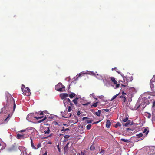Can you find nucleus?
<instances>
[{
	"mask_svg": "<svg viewBox=\"0 0 155 155\" xmlns=\"http://www.w3.org/2000/svg\"><path fill=\"white\" fill-rule=\"evenodd\" d=\"M46 130V131H47V134H48L50 132V129L49 127H45L44 128V130Z\"/></svg>",
	"mask_w": 155,
	"mask_h": 155,
	"instance_id": "23",
	"label": "nucleus"
},
{
	"mask_svg": "<svg viewBox=\"0 0 155 155\" xmlns=\"http://www.w3.org/2000/svg\"><path fill=\"white\" fill-rule=\"evenodd\" d=\"M150 87L153 90L154 87V84L155 83V75H154L150 81Z\"/></svg>",
	"mask_w": 155,
	"mask_h": 155,
	"instance_id": "5",
	"label": "nucleus"
},
{
	"mask_svg": "<svg viewBox=\"0 0 155 155\" xmlns=\"http://www.w3.org/2000/svg\"><path fill=\"white\" fill-rule=\"evenodd\" d=\"M100 122V121H97V122H94V123H93L92 124H97V123H99V122Z\"/></svg>",
	"mask_w": 155,
	"mask_h": 155,
	"instance_id": "45",
	"label": "nucleus"
},
{
	"mask_svg": "<svg viewBox=\"0 0 155 155\" xmlns=\"http://www.w3.org/2000/svg\"><path fill=\"white\" fill-rule=\"evenodd\" d=\"M84 153H83V152H82V151H81V155H84Z\"/></svg>",
	"mask_w": 155,
	"mask_h": 155,
	"instance_id": "52",
	"label": "nucleus"
},
{
	"mask_svg": "<svg viewBox=\"0 0 155 155\" xmlns=\"http://www.w3.org/2000/svg\"><path fill=\"white\" fill-rule=\"evenodd\" d=\"M89 119V118L88 117H84L83 118H82V119L83 120H85V119Z\"/></svg>",
	"mask_w": 155,
	"mask_h": 155,
	"instance_id": "43",
	"label": "nucleus"
},
{
	"mask_svg": "<svg viewBox=\"0 0 155 155\" xmlns=\"http://www.w3.org/2000/svg\"><path fill=\"white\" fill-rule=\"evenodd\" d=\"M31 146L32 148L34 149H36V148L34 146V143L33 142L31 138Z\"/></svg>",
	"mask_w": 155,
	"mask_h": 155,
	"instance_id": "15",
	"label": "nucleus"
},
{
	"mask_svg": "<svg viewBox=\"0 0 155 155\" xmlns=\"http://www.w3.org/2000/svg\"><path fill=\"white\" fill-rule=\"evenodd\" d=\"M41 147V143H39L37 145V148H36V149H38V148L40 147Z\"/></svg>",
	"mask_w": 155,
	"mask_h": 155,
	"instance_id": "38",
	"label": "nucleus"
},
{
	"mask_svg": "<svg viewBox=\"0 0 155 155\" xmlns=\"http://www.w3.org/2000/svg\"><path fill=\"white\" fill-rule=\"evenodd\" d=\"M71 102L69 98L65 99L64 100V104L65 106H66V105L67 104Z\"/></svg>",
	"mask_w": 155,
	"mask_h": 155,
	"instance_id": "10",
	"label": "nucleus"
},
{
	"mask_svg": "<svg viewBox=\"0 0 155 155\" xmlns=\"http://www.w3.org/2000/svg\"><path fill=\"white\" fill-rule=\"evenodd\" d=\"M22 91L23 92V94L24 95L28 96L30 95V90L28 87H26L25 89H23Z\"/></svg>",
	"mask_w": 155,
	"mask_h": 155,
	"instance_id": "4",
	"label": "nucleus"
},
{
	"mask_svg": "<svg viewBox=\"0 0 155 155\" xmlns=\"http://www.w3.org/2000/svg\"><path fill=\"white\" fill-rule=\"evenodd\" d=\"M72 107H71V106H69L68 107V111L69 112H70V111H71V110H72V108H71Z\"/></svg>",
	"mask_w": 155,
	"mask_h": 155,
	"instance_id": "37",
	"label": "nucleus"
},
{
	"mask_svg": "<svg viewBox=\"0 0 155 155\" xmlns=\"http://www.w3.org/2000/svg\"><path fill=\"white\" fill-rule=\"evenodd\" d=\"M119 94H116V95H114V96H113V97L112 98L111 100H112L115 99V98H116L117 97V96H118Z\"/></svg>",
	"mask_w": 155,
	"mask_h": 155,
	"instance_id": "32",
	"label": "nucleus"
},
{
	"mask_svg": "<svg viewBox=\"0 0 155 155\" xmlns=\"http://www.w3.org/2000/svg\"><path fill=\"white\" fill-rule=\"evenodd\" d=\"M27 137V136L26 135V136H25V134H18L17 136V138L18 139H23Z\"/></svg>",
	"mask_w": 155,
	"mask_h": 155,
	"instance_id": "7",
	"label": "nucleus"
},
{
	"mask_svg": "<svg viewBox=\"0 0 155 155\" xmlns=\"http://www.w3.org/2000/svg\"><path fill=\"white\" fill-rule=\"evenodd\" d=\"M92 121H93V120H87L86 121V122L87 123H91Z\"/></svg>",
	"mask_w": 155,
	"mask_h": 155,
	"instance_id": "33",
	"label": "nucleus"
},
{
	"mask_svg": "<svg viewBox=\"0 0 155 155\" xmlns=\"http://www.w3.org/2000/svg\"><path fill=\"white\" fill-rule=\"evenodd\" d=\"M145 116L147 117L148 119H150L151 117V115L150 113L148 112L145 113Z\"/></svg>",
	"mask_w": 155,
	"mask_h": 155,
	"instance_id": "13",
	"label": "nucleus"
},
{
	"mask_svg": "<svg viewBox=\"0 0 155 155\" xmlns=\"http://www.w3.org/2000/svg\"><path fill=\"white\" fill-rule=\"evenodd\" d=\"M152 120H155V114L153 112L152 114Z\"/></svg>",
	"mask_w": 155,
	"mask_h": 155,
	"instance_id": "24",
	"label": "nucleus"
},
{
	"mask_svg": "<svg viewBox=\"0 0 155 155\" xmlns=\"http://www.w3.org/2000/svg\"><path fill=\"white\" fill-rule=\"evenodd\" d=\"M111 122L109 120H107L106 123V127L107 128H109L111 126Z\"/></svg>",
	"mask_w": 155,
	"mask_h": 155,
	"instance_id": "11",
	"label": "nucleus"
},
{
	"mask_svg": "<svg viewBox=\"0 0 155 155\" xmlns=\"http://www.w3.org/2000/svg\"><path fill=\"white\" fill-rule=\"evenodd\" d=\"M69 144V143L68 142L67 143L66 145L64 147V152H67L68 150V145Z\"/></svg>",
	"mask_w": 155,
	"mask_h": 155,
	"instance_id": "12",
	"label": "nucleus"
},
{
	"mask_svg": "<svg viewBox=\"0 0 155 155\" xmlns=\"http://www.w3.org/2000/svg\"><path fill=\"white\" fill-rule=\"evenodd\" d=\"M105 152V150H104L101 149V150L99 152V153L101 155H103Z\"/></svg>",
	"mask_w": 155,
	"mask_h": 155,
	"instance_id": "17",
	"label": "nucleus"
},
{
	"mask_svg": "<svg viewBox=\"0 0 155 155\" xmlns=\"http://www.w3.org/2000/svg\"><path fill=\"white\" fill-rule=\"evenodd\" d=\"M121 126V124L120 123L118 122L115 124V127L116 128H117L118 126Z\"/></svg>",
	"mask_w": 155,
	"mask_h": 155,
	"instance_id": "25",
	"label": "nucleus"
},
{
	"mask_svg": "<svg viewBox=\"0 0 155 155\" xmlns=\"http://www.w3.org/2000/svg\"><path fill=\"white\" fill-rule=\"evenodd\" d=\"M72 101L74 104L77 107H80L82 105V103L79 100V98L78 97L73 99Z\"/></svg>",
	"mask_w": 155,
	"mask_h": 155,
	"instance_id": "3",
	"label": "nucleus"
},
{
	"mask_svg": "<svg viewBox=\"0 0 155 155\" xmlns=\"http://www.w3.org/2000/svg\"><path fill=\"white\" fill-rule=\"evenodd\" d=\"M87 74V73L84 71L81 72L80 74H78L77 75V76H78L77 78L80 77L81 76V75H83L84 74Z\"/></svg>",
	"mask_w": 155,
	"mask_h": 155,
	"instance_id": "14",
	"label": "nucleus"
},
{
	"mask_svg": "<svg viewBox=\"0 0 155 155\" xmlns=\"http://www.w3.org/2000/svg\"><path fill=\"white\" fill-rule=\"evenodd\" d=\"M69 130V128H67L66 129H65L64 127H63L61 131H65Z\"/></svg>",
	"mask_w": 155,
	"mask_h": 155,
	"instance_id": "28",
	"label": "nucleus"
},
{
	"mask_svg": "<svg viewBox=\"0 0 155 155\" xmlns=\"http://www.w3.org/2000/svg\"><path fill=\"white\" fill-rule=\"evenodd\" d=\"M91 124H88L86 126V128L87 129V130H89L90 129L91 127Z\"/></svg>",
	"mask_w": 155,
	"mask_h": 155,
	"instance_id": "31",
	"label": "nucleus"
},
{
	"mask_svg": "<svg viewBox=\"0 0 155 155\" xmlns=\"http://www.w3.org/2000/svg\"><path fill=\"white\" fill-rule=\"evenodd\" d=\"M12 100L13 101V111H14L15 108H16V104L15 103L14 99L12 98Z\"/></svg>",
	"mask_w": 155,
	"mask_h": 155,
	"instance_id": "19",
	"label": "nucleus"
},
{
	"mask_svg": "<svg viewBox=\"0 0 155 155\" xmlns=\"http://www.w3.org/2000/svg\"><path fill=\"white\" fill-rule=\"evenodd\" d=\"M69 103L70 105L71 106V107H72V108H74L73 104L71 102Z\"/></svg>",
	"mask_w": 155,
	"mask_h": 155,
	"instance_id": "39",
	"label": "nucleus"
},
{
	"mask_svg": "<svg viewBox=\"0 0 155 155\" xmlns=\"http://www.w3.org/2000/svg\"><path fill=\"white\" fill-rule=\"evenodd\" d=\"M101 113V110H99L97 112L95 113V114L98 116H100Z\"/></svg>",
	"mask_w": 155,
	"mask_h": 155,
	"instance_id": "18",
	"label": "nucleus"
},
{
	"mask_svg": "<svg viewBox=\"0 0 155 155\" xmlns=\"http://www.w3.org/2000/svg\"><path fill=\"white\" fill-rule=\"evenodd\" d=\"M69 97L71 98H73L74 97L76 96V94L74 93H71L69 95Z\"/></svg>",
	"mask_w": 155,
	"mask_h": 155,
	"instance_id": "16",
	"label": "nucleus"
},
{
	"mask_svg": "<svg viewBox=\"0 0 155 155\" xmlns=\"http://www.w3.org/2000/svg\"><path fill=\"white\" fill-rule=\"evenodd\" d=\"M81 114V113H80V111H78V113H77V115H78V116H79Z\"/></svg>",
	"mask_w": 155,
	"mask_h": 155,
	"instance_id": "48",
	"label": "nucleus"
},
{
	"mask_svg": "<svg viewBox=\"0 0 155 155\" xmlns=\"http://www.w3.org/2000/svg\"><path fill=\"white\" fill-rule=\"evenodd\" d=\"M143 136V134L142 133H140L139 134H137L136 135L137 137L138 138H140L141 137Z\"/></svg>",
	"mask_w": 155,
	"mask_h": 155,
	"instance_id": "21",
	"label": "nucleus"
},
{
	"mask_svg": "<svg viewBox=\"0 0 155 155\" xmlns=\"http://www.w3.org/2000/svg\"><path fill=\"white\" fill-rule=\"evenodd\" d=\"M43 155H47V153L46 152H45V153H44Z\"/></svg>",
	"mask_w": 155,
	"mask_h": 155,
	"instance_id": "57",
	"label": "nucleus"
},
{
	"mask_svg": "<svg viewBox=\"0 0 155 155\" xmlns=\"http://www.w3.org/2000/svg\"><path fill=\"white\" fill-rule=\"evenodd\" d=\"M25 86L24 85L22 84L21 87V89L22 90V91H23V89H25Z\"/></svg>",
	"mask_w": 155,
	"mask_h": 155,
	"instance_id": "40",
	"label": "nucleus"
},
{
	"mask_svg": "<svg viewBox=\"0 0 155 155\" xmlns=\"http://www.w3.org/2000/svg\"><path fill=\"white\" fill-rule=\"evenodd\" d=\"M90 95H91L93 97H94V94L93 93L91 94Z\"/></svg>",
	"mask_w": 155,
	"mask_h": 155,
	"instance_id": "51",
	"label": "nucleus"
},
{
	"mask_svg": "<svg viewBox=\"0 0 155 155\" xmlns=\"http://www.w3.org/2000/svg\"><path fill=\"white\" fill-rule=\"evenodd\" d=\"M46 118H47V117L46 116H45L44 117V118L42 120L39 121H38V122L39 123H41V122L43 121L44 120H45V119H46Z\"/></svg>",
	"mask_w": 155,
	"mask_h": 155,
	"instance_id": "29",
	"label": "nucleus"
},
{
	"mask_svg": "<svg viewBox=\"0 0 155 155\" xmlns=\"http://www.w3.org/2000/svg\"><path fill=\"white\" fill-rule=\"evenodd\" d=\"M111 80L114 84H116V88H118L120 86V84H117V82L116 81L115 78L114 77H111L110 78Z\"/></svg>",
	"mask_w": 155,
	"mask_h": 155,
	"instance_id": "6",
	"label": "nucleus"
},
{
	"mask_svg": "<svg viewBox=\"0 0 155 155\" xmlns=\"http://www.w3.org/2000/svg\"><path fill=\"white\" fill-rule=\"evenodd\" d=\"M117 72L118 73H120V72H117Z\"/></svg>",
	"mask_w": 155,
	"mask_h": 155,
	"instance_id": "62",
	"label": "nucleus"
},
{
	"mask_svg": "<svg viewBox=\"0 0 155 155\" xmlns=\"http://www.w3.org/2000/svg\"><path fill=\"white\" fill-rule=\"evenodd\" d=\"M10 117V115L9 114L8 117H7V118H6L5 120V122H7L9 120V118Z\"/></svg>",
	"mask_w": 155,
	"mask_h": 155,
	"instance_id": "26",
	"label": "nucleus"
},
{
	"mask_svg": "<svg viewBox=\"0 0 155 155\" xmlns=\"http://www.w3.org/2000/svg\"><path fill=\"white\" fill-rule=\"evenodd\" d=\"M68 95L67 93H63L60 94V97L62 99H64L66 97H68Z\"/></svg>",
	"mask_w": 155,
	"mask_h": 155,
	"instance_id": "8",
	"label": "nucleus"
},
{
	"mask_svg": "<svg viewBox=\"0 0 155 155\" xmlns=\"http://www.w3.org/2000/svg\"><path fill=\"white\" fill-rule=\"evenodd\" d=\"M55 89L60 92L65 91V87L61 83H59L55 87Z\"/></svg>",
	"mask_w": 155,
	"mask_h": 155,
	"instance_id": "2",
	"label": "nucleus"
},
{
	"mask_svg": "<svg viewBox=\"0 0 155 155\" xmlns=\"http://www.w3.org/2000/svg\"><path fill=\"white\" fill-rule=\"evenodd\" d=\"M31 114H29L27 116V118H28V117H29V116H30Z\"/></svg>",
	"mask_w": 155,
	"mask_h": 155,
	"instance_id": "56",
	"label": "nucleus"
},
{
	"mask_svg": "<svg viewBox=\"0 0 155 155\" xmlns=\"http://www.w3.org/2000/svg\"><path fill=\"white\" fill-rule=\"evenodd\" d=\"M71 114H70V115L69 116V117H65V118H68V117H71Z\"/></svg>",
	"mask_w": 155,
	"mask_h": 155,
	"instance_id": "54",
	"label": "nucleus"
},
{
	"mask_svg": "<svg viewBox=\"0 0 155 155\" xmlns=\"http://www.w3.org/2000/svg\"><path fill=\"white\" fill-rule=\"evenodd\" d=\"M64 137L66 140H68V138L70 137V136L69 135H66L64 136Z\"/></svg>",
	"mask_w": 155,
	"mask_h": 155,
	"instance_id": "30",
	"label": "nucleus"
},
{
	"mask_svg": "<svg viewBox=\"0 0 155 155\" xmlns=\"http://www.w3.org/2000/svg\"><path fill=\"white\" fill-rule=\"evenodd\" d=\"M77 155H81L80 153H78Z\"/></svg>",
	"mask_w": 155,
	"mask_h": 155,
	"instance_id": "61",
	"label": "nucleus"
},
{
	"mask_svg": "<svg viewBox=\"0 0 155 155\" xmlns=\"http://www.w3.org/2000/svg\"><path fill=\"white\" fill-rule=\"evenodd\" d=\"M121 141H123L124 142H129V140L125 139L124 138H121L120 139Z\"/></svg>",
	"mask_w": 155,
	"mask_h": 155,
	"instance_id": "20",
	"label": "nucleus"
},
{
	"mask_svg": "<svg viewBox=\"0 0 155 155\" xmlns=\"http://www.w3.org/2000/svg\"><path fill=\"white\" fill-rule=\"evenodd\" d=\"M25 131V130H22L21 131V132H23Z\"/></svg>",
	"mask_w": 155,
	"mask_h": 155,
	"instance_id": "53",
	"label": "nucleus"
},
{
	"mask_svg": "<svg viewBox=\"0 0 155 155\" xmlns=\"http://www.w3.org/2000/svg\"><path fill=\"white\" fill-rule=\"evenodd\" d=\"M155 106V101L153 102V105L152 106V107H154Z\"/></svg>",
	"mask_w": 155,
	"mask_h": 155,
	"instance_id": "42",
	"label": "nucleus"
},
{
	"mask_svg": "<svg viewBox=\"0 0 155 155\" xmlns=\"http://www.w3.org/2000/svg\"><path fill=\"white\" fill-rule=\"evenodd\" d=\"M90 150H94L95 149V147L94 145H91L90 148Z\"/></svg>",
	"mask_w": 155,
	"mask_h": 155,
	"instance_id": "22",
	"label": "nucleus"
},
{
	"mask_svg": "<svg viewBox=\"0 0 155 155\" xmlns=\"http://www.w3.org/2000/svg\"><path fill=\"white\" fill-rule=\"evenodd\" d=\"M43 117V116H41V117H34L36 119H37L38 120L39 119L42 118Z\"/></svg>",
	"mask_w": 155,
	"mask_h": 155,
	"instance_id": "36",
	"label": "nucleus"
},
{
	"mask_svg": "<svg viewBox=\"0 0 155 155\" xmlns=\"http://www.w3.org/2000/svg\"><path fill=\"white\" fill-rule=\"evenodd\" d=\"M96 100L97 99V98H95Z\"/></svg>",
	"mask_w": 155,
	"mask_h": 155,
	"instance_id": "63",
	"label": "nucleus"
},
{
	"mask_svg": "<svg viewBox=\"0 0 155 155\" xmlns=\"http://www.w3.org/2000/svg\"><path fill=\"white\" fill-rule=\"evenodd\" d=\"M43 113L42 111H41L39 114V115H43Z\"/></svg>",
	"mask_w": 155,
	"mask_h": 155,
	"instance_id": "50",
	"label": "nucleus"
},
{
	"mask_svg": "<svg viewBox=\"0 0 155 155\" xmlns=\"http://www.w3.org/2000/svg\"><path fill=\"white\" fill-rule=\"evenodd\" d=\"M128 120V117H126L125 118L123 119V121L124 122H126Z\"/></svg>",
	"mask_w": 155,
	"mask_h": 155,
	"instance_id": "27",
	"label": "nucleus"
},
{
	"mask_svg": "<svg viewBox=\"0 0 155 155\" xmlns=\"http://www.w3.org/2000/svg\"><path fill=\"white\" fill-rule=\"evenodd\" d=\"M142 130L143 133L145 134V136H146L148 134L149 132L148 127H146V128H144V130Z\"/></svg>",
	"mask_w": 155,
	"mask_h": 155,
	"instance_id": "9",
	"label": "nucleus"
},
{
	"mask_svg": "<svg viewBox=\"0 0 155 155\" xmlns=\"http://www.w3.org/2000/svg\"><path fill=\"white\" fill-rule=\"evenodd\" d=\"M103 110H104L106 112H110V110L109 109H103Z\"/></svg>",
	"mask_w": 155,
	"mask_h": 155,
	"instance_id": "41",
	"label": "nucleus"
},
{
	"mask_svg": "<svg viewBox=\"0 0 155 155\" xmlns=\"http://www.w3.org/2000/svg\"><path fill=\"white\" fill-rule=\"evenodd\" d=\"M44 133L45 134H47V131H46V130L45 129V130H44Z\"/></svg>",
	"mask_w": 155,
	"mask_h": 155,
	"instance_id": "49",
	"label": "nucleus"
},
{
	"mask_svg": "<svg viewBox=\"0 0 155 155\" xmlns=\"http://www.w3.org/2000/svg\"><path fill=\"white\" fill-rule=\"evenodd\" d=\"M98 102H96L94 103L91 106V107L94 106V107H97V105Z\"/></svg>",
	"mask_w": 155,
	"mask_h": 155,
	"instance_id": "34",
	"label": "nucleus"
},
{
	"mask_svg": "<svg viewBox=\"0 0 155 155\" xmlns=\"http://www.w3.org/2000/svg\"><path fill=\"white\" fill-rule=\"evenodd\" d=\"M67 140H66V139H65H65L64 140V141H66Z\"/></svg>",
	"mask_w": 155,
	"mask_h": 155,
	"instance_id": "60",
	"label": "nucleus"
},
{
	"mask_svg": "<svg viewBox=\"0 0 155 155\" xmlns=\"http://www.w3.org/2000/svg\"><path fill=\"white\" fill-rule=\"evenodd\" d=\"M131 130V129H130V128H127V130Z\"/></svg>",
	"mask_w": 155,
	"mask_h": 155,
	"instance_id": "59",
	"label": "nucleus"
},
{
	"mask_svg": "<svg viewBox=\"0 0 155 155\" xmlns=\"http://www.w3.org/2000/svg\"><path fill=\"white\" fill-rule=\"evenodd\" d=\"M126 97L125 96H121L120 97V98H122V99H123L124 98V97Z\"/></svg>",
	"mask_w": 155,
	"mask_h": 155,
	"instance_id": "46",
	"label": "nucleus"
},
{
	"mask_svg": "<svg viewBox=\"0 0 155 155\" xmlns=\"http://www.w3.org/2000/svg\"><path fill=\"white\" fill-rule=\"evenodd\" d=\"M90 104V102H88L87 103H86L83 104L82 105L84 106H87V105H88V104Z\"/></svg>",
	"mask_w": 155,
	"mask_h": 155,
	"instance_id": "35",
	"label": "nucleus"
},
{
	"mask_svg": "<svg viewBox=\"0 0 155 155\" xmlns=\"http://www.w3.org/2000/svg\"><path fill=\"white\" fill-rule=\"evenodd\" d=\"M123 81L124 84H121V86L125 87L128 85L129 82L133 80V78L132 77H129L127 76L126 77H123Z\"/></svg>",
	"mask_w": 155,
	"mask_h": 155,
	"instance_id": "1",
	"label": "nucleus"
},
{
	"mask_svg": "<svg viewBox=\"0 0 155 155\" xmlns=\"http://www.w3.org/2000/svg\"><path fill=\"white\" fill-rule=\"evenodd\" d=\"M128 122V121L126 123L124 124V126H127L128 125V124H129V123Z\"/></svg>",
	"mask_w": 155,
	"mask_h": 155,
	"instance_id": "44",
	"label": "nucleus"
},
{
	"mask_svg": "<svg viewBox=\"0 0 155 155\" xmlns=\"http://www.w3.org/2000/svg\"><path fill=\"white\" fill-rule=\"evenodd\" d=\"M123 99V102L124 103L126 101V97H124V98Z\"/></svg>",
	"mask_w": 155,
	"mask_h": 155,
	"instance_id": "47",
	"label": "nucleus"
},
{
	"mask_svg": "<svg viewBox=\"0 0 155 155\" xmlns=\"http://www.w3.org/2000/svg\"><path fill=\"white\" fill-rule=\"evenodd\" d=\"M1 143H0V146H1Z\"/></svg>",
	"mask_w": 155,
	"mask_h": 155,
	"instance_id": "64",
	"label": "nucleus"
},
{
	"mask_svg": "<svg viewBox=\"0 0 155 155\" xmlns=\"http://www.w3.org/2000/svg\"><path fill=\"white\" fill-rule=\"evenodd\" d=\"M122 95L126 94L125 93H124V92H122Z\"/></svg>",
	"mask_w": 155,
	"mask_h": 155,
	"instance_id": "58",
	"label": "nucleus"
},
{
	"mask_svg": "<svg viewBox=\"0 0 155 155\" xmlns=\"http://www.w3.org/2000/svg\"><path fill=\"white\" fill-rule=\"evenodd\" d=\"M58 150H59V151H60V148H59V146H58Z\"/></svg>",
	"mask_w": 155,
	"mask_h": 155,
	"instance_id": "55",
	"label": "nucleus"
}]
</instances>
